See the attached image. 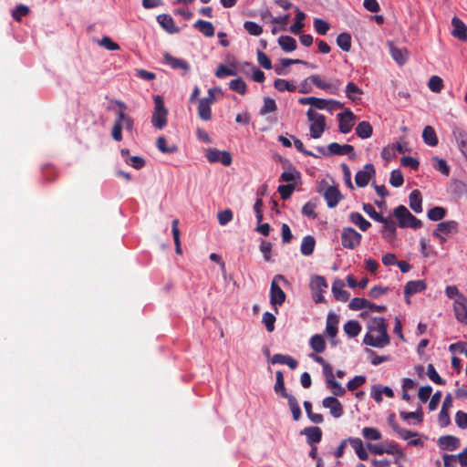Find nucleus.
I'll return each instance as SVG.
<instances>
[{
	"label": "nucleus",
	"mask_w": 467,
	"mask_h": 467,
	"mask_svg": "<svg viewBox=\"0 0 467 467\" xmlns=\"http://www.w3.org/2000/svg\"><path fill=\"white\" fill-rule=\"evenodd\" d=\"M322 405L324 408L328 409L330 414L334 418H340L343 413V406L336 397H327L323 400Z\"/></svg>",
	"instance_id": "12"
},
{
	"label": "nucleus",
	"mask_w": 467,
	"mask_h": 467,
	"mask_svg": "<svg viewBox=\"0 0 467 467\" xmlns=\"http://www.w3.org/2000/svg\"><path fill=\"white\" fill-rule=\"evenodd\" d=\"M311 287L315 291L323 292L327 287V283L325 277L321 275H316L311 280Z\"/></svg>",
	"instance_id": "56"
},
{
	"label": "nucleus",
	"mask_w": 467,
	"mask_h": 467,
	"mask_svg": "<svg viewBox=\"0 0 467 467\" xmlns=\"http://www.w3.org/2000/svg\"><path fill=\"white\" fill-rule=\"evenodd\" d=\"M451 132L457 142L459 150L467 161V131L460 127L454 126Z\"/></svg>",
	"instance_id": "15"
},
{
	"label": "nucleus",
	"mask_w": 467,
	"mask_h": 467,
	"mask_svg": "<svg viewBox=\"0 0 467 467\" xmlns=\"http://www.w3.org/2000/svg\"><path fill=\"white\" fill-rule=\"evenodd\" d=\"M193 26L207 37H212L214 35V27L209 21L199 19L194 23Z\"/></svg>",
	"instance_id": "31"
},
{
	"label": "nucleus",
	"mask_w": 467,
	"mask_h": 467,
	"mask_svg": "<svg viewBox=\"0 0 467 467\" xmlns=\"http://www.w3.org/2000/svg\"><path fill=\"white\" fill-rule=\"evenodd\" d=\"M312 107H315L318 109H327L329 111H333L336 109H342L344 104L334 99H325L314 97Z\"/></svg>",
	"instance_id": "17"
},
{
	"label": "nucleus",
	"mask_w": 467,
	"mask_h": 467,
	"mask_svg": "<svg viewBox=\"0 0 467 467\" xmlns=\"http://www.w3.org/2000/svg\"><path fill=\"white\" fill-rule=\"evenodd\" d=\"M164 63L168 64L172 69H180L185 75L190 70V64L182 59L171 56L169 53L163 55Z\"/></svg>",
	"instance_id": "13"
},
{
	"label": "nucleus",
	"mask_w": 467,
	"mask_h": 467,
	"mask_svg": "<svg viewBox=\"0 0 467 467\" xmlns=\"http://www.w3.org/2000/svg\"><path fill=\"white\" fill-rule=\"evenodd\" d=\"M384 453L396 455L395 463L405 459V454L398 448L396 444H389L384 448Z\"/></svg>",
	"instance_id": "54"
},
{
	"label": "nucleus",
	"mask_w": 467,
	"mask_h": 467,
	"mask_svg": "<svg viewBox=\"0 0 467 467\" xmlns=\"http://www.w3.org/2000/svg\"><path fill=\"white\" fill-rule=\"evenodd\" d=\"M276 109H277V106H276L275 99H273L269 97H265L264 98V105H263L262 109H260L259 113H260V115L264 116V115L275 112Z\"/></svg>",
	"instance_id": "51"
},
{
	"label": "nucleus",
	"mask_w": 467,
	"mask_h": 467,
	"mask_svg": "<svg viewBox=\"0 0 467 467\" xmlns=\"http://www.w3.org/2000/svg\"><path fill=\"white\" fill-rule=\"evenodd\" d=\"M363 211L370 218H372L374 221H376L378 223L385 221V217L381 213L376 212V210L374 209V207L370 203H364L363 204Z\"/></svg>",
	"instance_id": "53"
},
{
	"label": "nucleus",
	"mask_w": 467,
	"mask_h": 467,
	"mask_svg": "<svg viewBox=\"0 0 467 467\" xmlns=\"http://www.w3.org/2000/svg\"><path fill=\"white\" fill-rule=\"evenodd\" d=\"M387 323L383 317H372L368 322V332L363 343L374 348H384L390 342L387 332Z\"/></svg>",
	"instance_id": "1"
},
{
	"label": "nucleus",
	"mask_w": 467,
	"mask_h": 467,
	"mask_svg": "<svg viewBox=\"0 0 467 467\" xmlns=\"http://www.w3.org/2000/svg\"><path fill=\"white\" fill-rule=\"evenodd\" d=\"M337 45L345 52H348L351 48V36L348 33H340L337 36Z\"/></svg>",
	"instance_id": "43"
},
{
	"label": "nucleus",
	"mask_w": 467,
	"mask_h": 467,
	"mask_svg": "<svg viewBox=\"0 0 467 467\" xmlns=\"http://www.w3.org/2000/svg\"><path fill=\"white\" fill-rule=\"evenodd\" d=\"M299 179H300V172L298 171H296L295 167L290 165V169L288 171H285L284 172H282V174L280 175L279 181L285 182H294V181L299 180Z\"/></svg>",
	"instance_id": "46"
},
{
	"label": "nucleus",
	"mask_w": 467,
	"mask_h": 467,
	"mask_svg": "<svg viewBox=\"0 0 467 467\" xmlns=\"http://www.w3.org/2000/svg\"><path fill=\"white\" fill-rule=\"evenodd\" d=\"M369 301L366 298L361 297H354L348 305V307L351 310H361L364 308H368Z\"/></svg>",
	"instance_id": "57"
},
{
	"label": "nucleus",
	"mask_w": 467,
	"mask_h": 467,
	"mask_svg": "<svg viewBox=\"0 0 467 467\" xmlns=\"http://www.w3.org/2000/svg\"><path fill=\"white\" fill-rule=\"evenodd\" d=\"M295 23L290 26V31L295 35H298L305 26L304 20L306 19V14L298 7H295Z\"/></svg>",
	"instance_id": "29"
},
{
	"label": "nucleus",
	"mask_w": 467,
	"mask_h": 467,
	"mask_svg": "<svg viewBox=\"0 0 467 467\" xmlns=\"http://www.w3.org/2000/svg\"><path fill=\"white\" fill-rule=\"evenodd\" d=\"M348 442L354 449L355 452L357 453L358 457L361 461H367L368 459V453L365 450L363 446V442L359 438H348Z\"/></svg>",
	"instance_id": "27"
},
{
	"label": "nucleus",
	"mask_w": 467,
	"mask_h": 467,
	"mask_svg": "<svg viewBox=\"0 0 467 467\" xmlns=\"http://www.w3.org/2000/svg\"><path fill=\"white\" fill-rule=\"evenodd\" d=\"M393 215L398 220L400 228L410 227L412 229H419L422 226L421 221L411 214L404 205L396 207L393 211Z\"/></svg>",
	"instance_id": "2"
},
{
	"label": "nucleus",
	"mask_w": 467,
	"mask_h": 467,
	"mask_svg": "<svg viewBox=\"0 0 467 467\" xmlns=\"http://www.w3.org/2000/svg\"><path fill=\"white\" fill-rule=\"evenodd\" d=\"M383 223V227L381 229V234L386 239H392L397 234V226L396 223L389 217H385V221L380 222Z\"/></svg>",
	"instance_id": "25"
},
{
	"label": "nucleus",
	"mask_w": 467,
	"mask_h": 467,
	"mask_svg": "<svg viewBox=\"0 0 467 467\" xmlns=\"http://www.w3.org/2000/svg\"><path fill=\"white\" fill-rule=\"evenodd\" d=\"M157 21L163 29L171 34L179 32V27L175 26L173 18L170 15L161 14L157 16Z\"/></svg>",
	"instance_id": "23"
},
{
	"label": "nucleus",
	"mask_w": 467,
	"mask_h": 467,
	"mask_svg": "<svg viewBox=\"0 0 467 467\" xmlns=\"http://www.w3.org/2000/svg\"><path fill=\"white\" fill-rule=\"evenodd\" d=\"M287 400V403L289 409L292 412V417L295 421H298L301 419L302 412L299 407L298 401L293 395H290L285 398Z\"/></svg>",
	"instance_id": "38"
},
{
	"label": "nucleus",
	"mask_w": 467,
	"mask_h": 467,
	"mask_svg": "<svg viewBox=\"0 0 467 467\" xmlns=\"http://www.w3.org/2000/svg\"><path fill=\"white\" fill-rule=\"evenodd\" d=\"M274 87L275 89H277L278 91L280 92H284V91H295L296 90V86L285 80V79H283V78H276L274 82Z\"/></svg>",
	"instance_id": "50"
},
{
	"label": "nucleus",
	"mask_w": 467,
	"mask_h": 467,
	"mask_svg": "<svg viewBox=\"0 0 467 467\" xmlns=\"http://www.w3.org/2000/svg\"><path fill=\"white\" fill-rule=\"evenodd\" d=\"M453 312L459 322L467 325V297L465 296H461L460 300H454Z\"/></svg>",
	"instance_id": "10"
},
{
	"label": "nucleus",
	"mask_w": 467,
	"mask_h": 467,
	"mask_svg": "<svg viewBox=\"0 0 467 467\" xmlns=\"http://www.w3.org/2000/svg\"><path fill=\"white\" fill-rule=\"evenodd\" d=\"M314 27L317 34L324 36L327 33L330 28V25L321 18L314 19Z\"/></svg>",
	"instance_id": "60"
},
{
	"label": "nucleus",
	"mask_w": 467,
	"mask_h": 467,
	"mask_svg": "<svg viewBox=\"0 0 467 467\" xmlns=\"http://www.w3.org/2000/svg\"><path fill=\"white\" fill-rule=\"evenodd\" d=\"M447 211L441 206H435L430 209L427 213V216L431 221H441L446 216Z\"/></svg>",
	"instance_id": "44"
},
{
	"label": "nucleus",
	"mask_w": 467,
	"mask_h": 467,
	"mask_svg": "<svg viewBox=\"0 0 467 467\" xmlns=\"http://www.w3.org/2000/svg\"><path fill=\"white\" fill-rule=\"evenodd\" d=\"M422 139L425 144L435 147L439 143V140L435 130L431 126H426L422 131Z\"/></svg>",
	"instance_id": "30"
},
{
	"label": "nucleus",
	"mask_w": 467,
	"mask_h": 467,
	"mask_svg": "<svg viewBox=\"0 0 467 467\" xmlns=\"http://www.w3.org/2000/svg\"><path fill=\"white\" fill-rule=\"evenodd\" d=\"M156 146L162 153H174L178 150V147L175 144L167 146L166 139L163 136L157 139Z\"/></svg>",
	"instance_id": "48"
},
{
	"label": "nucleus",
	"mask_w": 467,
	"mask_h": 467,
	"mask_svg": "<svg viewBox=\"0 0 467 467\" xmlns=\"http://www.w3.org/2000/svg\"><path fill=\"white\" fill-rule=\"evenodd\" d=\"M337 119L339 131L346 134L352 130L356 116L349 109H347L344 112L337 114Z\"/></svg>",
	"instance_id": "9"
},
{
	"label": "nucleus",
	"mask_w": 467,
	"mask_h": 467,
	"mask_svg": "<svg viewBox=\"0 0 467 467\" xmlns=\"http://www.w3.org/2000/svg\"><path fill=\"white\" fill-rule=\"evenodd\" d=\"M171 232L175 244V252L178 254H182L181 240H180V230H179V220L174 219L171 223Z\"/></svg>",
	"instance_id": "49"
},
{
	"label": "nucleus",
	"mask_w": 467,
	"mask_h": 467,
	"mask_svg": "<svg viewBox=\"0 0 467 467\" xmlns=\"http://www.w3.org/2000/svg\"><path fill=\"white\" fill-rule=\"evenodd\" d=\"M198 116L201 119L208 121L212 119L211 106L204 101H198Z\"/></svg>",
	"instance_id": "45"
},
{
	"label": "nucleus",
	"mask_w": 467,
	"mask_h": 467,
	"mask_svg": "<svg viewBox=\"0 0 467 467\" xmlns=\"http://www.w3.org/2000/svg\"><path fill=\"white\" fill-rule=\"evenodd\" d=\"M328 155H348L349 159H355L354 147L350 144L340 145L332 142L327 146Z\"/></svg>",
	"instance_id": "14"
},
{
	"label": "nucleus",
	"mask_w": 467,
	"mask_h": 467,
	"mask_svg": "<svg viewBox=\"0 0 467 467\" xmlns=\"http://www.w3.org/2000/svg\"><path fill=\"white\" fill-rule=\"evenodd\" d=\"M346 97L353 102L360 99L359 96L363 94V90L354 82H348L345 89Z\"/></svg>",
	"instance_id": "33"
},
{
	"label": "nucleus",
	"mask_w": 467,
	"mask_h": 467,
	"mask_svg": "<svg viewBox=\"0 0 467 467\" xmlns=\"http://www.w3.org/2000/svg\"><path fill=\"white\" fill-rule=\"evenodd\" d=\"M205 156L210 162H221L224 166L231 165L233 161L232 155L229 151H220L219 150L213 148L208 149Z\"/></svg>",
	"instance_id": "8"
},
{
	"label": "nucleus",
	"mask_w": 467,
	"mask_h": 467,
	"mask_svg": "<svg viewBox=\"0 0 467 467\" xmlns=\"http://www.w3.org/2000/svg\"><path fill=\"white\" fill-rule=\"evenodd\" d=\"M324 197L329 208H334L342 199V194L337 186H329L325 190Z\"/></svg>",
	"instance_id": "18"
},
{
	"label": "nucleus",
	"mask_w": 467,
	"mask_h": 467,
	"mask_svg": "<svg viewBox=\"0 0 467 467\" xmlns=\"http://www.w3.org/2000/svg\"><path fill=\"white\" fill-rule=\"evenodd\" d=\"M310 124V136L313 139H318L323 134L326 128V118L324 115L316 112L314 109H309L306 112Z\"/></svg>",
	"instance_id": "4"
},
{
	"label": "nucleus",
	"mask_w": 467,
	"mask_h": 467,
	"mask_svg": "<svg viewBox=\"0 0 467 467\" xmlns=\"http://www.w3.org/2000/svg\"><path fill=\"white\" fill-rule=\"evenodd\" d=\"M272 364H282L287 365L291 369H296L298 366V362L293 357L284 354H275L271 359Z\"/></svg>",
	"instance_id": "24"
},
{
	"label": "nucleus",
	"mask_w": 467,
	"mask_h": 467,
	"mask_svg": "<svg viewBox=\"0 0 467 467\" xmlns=\"http://www.w3.org/2000/svg\"><path fill=\"white\" fill-rule=\"evenodd\" d=\"M375 168L371 163L364 166L363 170L358 171L355 176L356 184L358 187H365L368 185L371 176L375 175Z\"/></svg>",
	"instance_id": "11"
},
{
	"label": "nucleus",
	"mask_w": 467,
	"mask_h": 467,
	"mask_svg": "<svg viewBox=\"0 0 467 467\" xmlns=\"http://www.w3.org/2000/svg\"><path fill=\"white\" fill-rule=\"evenodd\" d=\"M344 332L349 337H357L361 331L360 324L356 320H349L344 325Z\"/></svg>",
	"instance_id": "42"
},
{
	"label": "nucleus",
	"mask_w": 467,
	"mask_h": 467,
	"mask_svg": "<svg viewBox=\"0 0 467 467\" xmlns=\"http://www.w3.org/2000/svg\"><path fill=\"white\" fill-rule=\"evenodd\" d=\"M295 191V185L291 183L279 185L277 188V192L281 196L282 200H287L291 197L293 192Z\"/></svg>",
	"instance_id": "61"
},
{
	"label": "nucleus",
	"mask_w": 467,
	"mask_h": 467,
	"mask_svg": "<svg viewBox=\"0 0 467 467\" xmlns=\"http://www.w3.org/2000/svg\"><path fill=\"white\" fill-rule=\"evenodd\" d=\"M432 161L435 170L439 171L443 175H449L450 167L448 166L447 162L444 160L439 159L438 157H434L432 158Z\"/></svg>",
	"instance_id": "58"
},
{
	"label": "nucleus",
	"mask_w": 467,
	"mask_h": 467,
	"mask_svg": "<svg viewBox=\"0 0 467 467\" xmlns=\"http://www.w3.org/2000/svg\"><path fill=\"white\" fill-rule=\"evenodd\" d=\"M274 389L276 394L280 395L284 399L291 395V394L287 393V391L285 389L284 375H283L282 371H280V370H277L275 372V384Z\"/></svg>",
	"instance_id": "35"
},
{
	"label": "nucleus",
	"mask_w": 467,
	"mask_h": 467,
	"mask_svg": "<svg viewBox=\"0 0 467 467\" xmlns=\"http://www.w3.org/2000/svg\"><path fill=\"white\" fill-rule=\"evenodd\" d=\"M427 375L429 379L438 385H445L446 382L440 377L432 364H429L427 367Z\"/></svg>",
	"instance_id": "59"
},
{
	"label": "nucleus",
	"mask_w": 467,
	"mask_h": 467,
	"mask_svg": "<svg viewBox=\"0 0 467 467\" xmlns=\"http://www.w3.org/2000/svg\"><path fill=\"white\" fill-rule=\"evenodd\" d=\"M349 220L363 232L367 231L371 225V223L358 212L351 213L349 214Z\"/></svg>",
	"instance_id": "36"
},
{
	"label": "nucleus",
	"mask_w": 467,
	"mask_h": 467,
	"mask_svg": "<svg viewBox=\"0 0 467 467\" xmlns=\"http://www.w3.org/2000/svg\"><path fill=\"white\" fill-rule=\"evenodd\" d=\"M168 122V109L164 106L163 99L157 95L154 97V110L151 116L152 126L157 130H162Z\"/></svg>",
	"instance_id": "3"
},
{
	"label": "nucleus",
	"mask_w": 467,
	"mask_h": 467,
	"mask_svg": "<svg viewBox=\"0 0 467 467\" xmlns=\"http://www.w3.org/2000/svg\"><path fill=\"white\" fill-rule=\"evenodd\" d=\"M362 435L369 441H379L381 439V432L373 427H364L362 429Z\"/></svg>",
	"instance_id": "52"
},
{
	"label": "nucleus",
	"mask_w": 467,
	"mask_h": 467,
	"mask_svg": "<svg viewBox=\"0 0 467 467\" xmlns=\"http://www.w3.org/2000/svg\"><path fill=\"white\" fill-rule=\"evenodd\" d=\"M373 128L368 121H361L356 127V134L360 139H368L372 135Z\"/></svg>",
	"instance_id": "37"
},
{
	"label": "nucleus",
	"mask_w": 467,
	"mask_h": 467,
	"mask_svg": "<svg viewBox=\"0 0 467 467\" xmlns=\"http://www.w3.org/2000/svg\"><path fill=\"white\" fill-rule=\"evenodd\" d=\"M344 287L345 284L340 279L335 280L332 284V293L337 301L346 302L349 298V293Z\"/></svg>",
	"instance_id": "21"
},
{
	"label": "nucleus",
	"mask_w": 467,
	"mask_h": 467,
	"mask_svg": "<svg viewBox=\"0 0 467 467\" xmlns=\"http://www.w3.org/2000/svg\"><path fill=\"white\" fill-rule=\"evenodd\" d=\"M327 386L331 389L332 393L335 396L342 397L346 393L345 388H343L339 382H337L335 379L328 381Z\"/></svg>",
	"instance_id": "63"
},
{
	"label": "nucleus",
	"mask_w": 467,
	"mask_h": 467,
	"mask_svg": "<svg viewBox=\"0 0 467 467\" xmlns=\"http://www.w3.org/2000/svg\"><path fill=\"white\" fill-rule=\"evenodd\" d=\"M244 28L251 35V36H260L263 33V27L253 21H245L244 23Z\"/></svg>",
	"instance_id": "55"
},
{
	"label": "nucleus",
	"mask_w": 467,
	"mask_h": 467,
	"mask_svg": "<svg viewBox=\"0 0 467 467\" xmlns=\"http://www.w3.org/2000/svg\"><path fill=\"white\" fill-rule=\"evenodd\" d=\"M427 288L424 280L409 281L404 287V296L407 303H410V296L419 292L424 291Z\"/></svg>",
	"instance_id": "16"
},
{
	"label": "nucleus",
	"mask_w": 467,
	"mask_h": 467,
	"mask_svg": "<svg viewBox=\"0 0 467 467\" xmlns=\"http://www.w3.org/2000/svg\"><path fill=\"white\" fill-rule=\"evenodd\" d=\"M389 52L391 57L399 64L404 65L408 59V51L406 48H399L392 43H389Z\"/></svg>",
	"instance_id": "26"
},
{
	"label": "nucleus",
	"mask_w": 467,
	"mask_h": 467,
	"mask_svg": "<svg viewBox=\"0 0 467 467\" xmlns=\"http://www.w3.org/2000/svg\"><path fill=\"white\" fill-rule=\"evenodd\" d=\"M458 223L453 220L444 221L437 224L436 229L433 231V236L440 239L441 244L446 241L444 235H449L458 231Z\"/></svg>",
	"instance_id": "7"
},
{
	"label": "nucleus",
	"mask_w": 467,
	"mask_h": 467,
	"mask_svg": "<svg viewBox=\"0 0 467 467\" xmlns=\"http://www.w3.org/2000/svg\"><path fill=\"white\" fill-rule=\"evenodd\" d=\"M429 88L433 92H440L443 88V81L438 76H432L428 82Z\"/></svg>",
	"instance_id": "64"
},
{
	"label": "nucleus",
	"mask_w": 467,
	"mask_h": 467,
	"mask_svg": "<svg viewBox=\"0 0 467 467\" xmlns=\"http://www.w3.org/2000/svg\"><path fill=\"white\" fill-rule=\"evenodd\" d=\"M404 182L403 174L400 170H394L390 173L389 183L393 187H400Z\"/></svg>",
	"instance_id": "62"
},
{
	"label": "nucleus",
	"mask_w": 467,
	"mask_h": 467,
	"mask_svg": "<svg viewBox=\"0 0 467 467\" xmlns=\"http://www.w3.org/2000/svg\"><path fill=\"white\" fill-rule=\"evenodd\" d=\"M362 235L352 227H344L341 233L343 247L353 250L360 244Z\"/></svg>",
	"instance_id": "6"
},
{
	"label": "nucleus",
	"mask_w": 467,
	"mask_h": 467,
	"mask_svg": "<svg viewBox=\"0 0 467 467\" xmlns=\"http://www.w3.org/2000/svg\"><path fill=\"white\" fill-rule=\"evenodd\" d=\"M451 25L453 27L451 35L461 41L467 40V26L465 24L460 18L454 16L451 19Z\"/></svg>",
	"instance_id": "19"
},
{
	"label": "nucleus",
	"mask_w": 467,
	"mask_h": 467,
	"mask_svg": "<svg viewBox=\"0 0 467 467\" xmlns=\"http://www.w3.org/2000/svg\"><path fill=\"white\" fill-rule=\"evenodd\" d=\"M301 434L306 435V441L310 446L316 445L322 439V431L319 427H306L302 431Z\"/></svg>",
	"instance_id": "20"
},
{
	"label": "nucleus",
	"mask_w": 467,
	"mask_h": 467,
	"mask_svg": "<svg viewBox=\"0 0 467 467\" xmlns=\"http://www.w3.org/2000/svg\"><path fill=\"white\" fill-rule=\"evenodd\" d=\"M338 317L333 313H329L327 317L326 332L330 337L337 334Z\"/></svg>",
	"instance_id": "32"
},
{
	"label": "nucleus",
	"mask_w": 467,
	"mask_h": 467,
	"mask_svg": "<svg viewBox=\"0 0 467 467\" xmlns=\"http://www.w3.org/2000/svg\"><path fill=\"white\" fill-rule=\"evenodd\" d=\"M311 348L317 353H322L326 348V341L323 336L316 334L309 341Z\"/></svg>",
	"instance_id": "40"
},
{
	"label": "nucleus",
	"mask_w": 467,
	"mask_h": 467,
	"mask_svg": "<svg viewBox=\"0 0 467 467\" xmlns=\"http://www.w3.org/2000/svg\"><path fill=\"white\" fill-rule=\"evenodd\" d=\"M278 44L285 52H292L296 48V41L290 36H281Z\"/></svg>",
	"instance_id": "39"
},
{
	"label": "nucleus",
	"mask_w": 467,
	"mask_h": 467,
	"mask_svg": "<svg viewBox=\"0 0 467 467\" xmlns=\"http://www.w3.org/2000/svg\"><path fill=\"white\" fill-rule=\"evenodd\" d=\"M441 450L454 451L460 447V440L452 435L441 436L438 440Z\"/></svg>",
	"instance_id": "22"
},
{
	"label": "nucleus",
	"mask_w": 467,
	"mask_h": 467,
	"mask_svg": "<svg viewBox=\"0 0 467 467\" xmlns=\"http://www.w3.org/2000/svg\"><path fill=\"white\" fill-rule=\"evenodd\" d=\"M229 88L240 95H244L247 91V85L241 78H238L230 81Z\"/></svg>",
	"instance_id": "47"
},
{
	"label": "nucleus",
	"mask_w": 467,
	"mask_h": 467,
	"mask_svg": "<svg viewBox=\"0 0 467 467\" xmlns=\"http://www.w3.org/2000/svg\"><path fill=\"white\" fill-rule=\"evenodd\" d=\"M117 120L122 124V130L125 129L129 131L133 130L134 121L131 117L124 112V110L120 109L117 112Z\"/></svg>",
	"instance_id": "41"
},
{
	"label": "nucleus",
	"mask_w": 467,
	"mask_h": 467,
	"mask_svg": "<svg viewBox=\"0 0 467 467\" xmlns=\"http://www.w3.org/2000/svg\"><path fill=\"white\" fill-rule=\"evenodd\" d=\"M410 207L417 213L422 212V197L419 190H413L409 196Z\"/></svg>",
	"instance_id": "28"
},
{
	"label": "nucleus",
	"mask_w": 467,
	"mask_h": 467,
	"mask_svg": "<svg viewBox=\"0 0 467 467\" xmlns=\"http://www.w3.org/2000/svg\"><path fill=\"white\" fill-rule=\"evenodd\" d=\"M316 245V240L312 235H306L303 238L300 252L303 255L309 256L313 254Z\"/></svg>",
	"instance_id": "34"
},
{
	"label": "nucleus",
	"mask_w": 467,
	"mask_h": 467,
	"mask_svg": "<svg viewBox=\"0 0 467 467\" xmlns=\"http://www.w3.org/2000/svg\"><path fill=\"white\" fill-rule=\"evenodd\" d=\"M278 281H282L285 284L288 283L282 275H276L273 278L270 287V302L273 306H282L286 298L285 293L277 283Z\"/></svg>",
	"instance_id": "5"
}]
</instances>
